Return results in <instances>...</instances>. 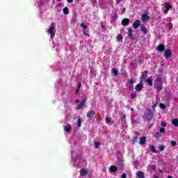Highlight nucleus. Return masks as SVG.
<instances>
[{
	"mask_svg": "<svg viewBox=\"0 0 178 178\" xmlns=\"http://www.w3.org/2000/svg\"><path fill=\"white\" fill-rule=\"evenodd\" d=\"M118 3H120L122 0H115Z\"/></svg>",
	"mask_w": 178,
	"mask_h": 178,
	"instance_id": "obj_50",
	"label": "nucleus"
},
{
	"mask_svg": "<svg viewBox=\"0 0 178 178\" xmlns=\"http://www.w3.org/2000/svg\"><path fill=\"white\" fill-rule=\"evenodd\" d=\"M145 141H147V137L143 136V138H140L139 141V144L144 145V144H145Z\"/></svg>",
	"mask_w": 178,
	"mask_h": 178,
	"instance_id": "obj_15",
	"label": "nucleus"
},
{
	"mask_svg": "<svg viewBox=\"0 0 178 178\" xmlns=\"http://www.w3.org/2000/svg\"><path fill=\"white\" fill-rule=\"evenodd\" d=\"M150 168H151L152 170H156V165L151 164L150 165Z\"/></svg>",
	"mask_w": 178,
	"mask_h": 178,
	"instance_id": "obj_24",
	"label": "nucleus"
},
{
	"mask_svg": "<svg viewBox=\"0 0 178 178\" xmlns=\"http://www.w3.org/2000/svg\"><path fill=\"white\" fill-rule=\"evenodd\" d=\"M81 27L83 29V30H86L87 29V26L84 24H81Z\"/></svg>",
	"mask_w": 178,
	"mask_h": 178,
	"instance_id": "obj_35",
	"label": "nucleus"
},
{
	"mask_svg": "<svg viewBox=\"0 0 178 178\" xmlns=\"http://www.w3.org/2000/svg\"><path fill=\"white\" fill-rule=\"evenodd\" d=\"M148 19H149V16L147 14H143L141 16V20L142 22H147Z\"/></svg>",
	"mask_w": 178,
	"mask_h": 178,
	"instance_id": "obj_7",
	"label": "nucleus"
},
{
	"mask_svg": "<svg viewBox=\"0 0 178 178\" xmlns=\"http://www.w3.org/2000/svg\"><path fill=\"white\" fill-rule=\"evenodd\" d=\"M151 151H152V152H156V150L155 149V146H151Z\"/></svg>",
	"mask_w": 178,
	"mask_h": 178,
	"instance_id": "obj_36",
	"label": "nucleus"
},
{
	"mask_svg": "<svg viewBox=\"0 0 178 178\" xmlns=\"http://www.w3.org/2000/svg\"><path fill=\"white\" fill-rule=\"evenodd\" d=\"M63 13H65V15H67L69 13V9L67 7L63 8Z\"/></svg>",
	"mask_w": 178,
	"mask_h": 178,
	"instance_id": "obj_26",
	"label": "nucleus"
},
{
	"mask_svg": "<svg viewBox=\"0 0 178 178\" xmlns=\"http://www.w3.org/2000/svg\"><path fill=\"white\" fill-rule=\"evenodd\" d=\"M140 24H141V22H140V20L137 19L134 21L133 24L134 29H138V27H140Z\"/></svg>",
	"mask_w": 178,
	"mask_h": 178,
	"instance_id": "obj_4",
	"label": "nucleus"
},
{
	"mask_svg": "<svg viewBox=\"0 0 178 178\" xmlns=\"http://www.w3.org/2000/svg\"><path fill=\"white\" fill-rule=\"evenodd\" d=\"M135 134L136 136H140V133H138V131H135Z\"/></svg>",
	"mask_w": 178,
	"mask_h": 178,
	"instance_id": "obj_46",
	"label": "nucleus"
},
{
	"mask_svg": "<svg viewBox=\"0 0 178 178\" xmlns=\"http://www.w3.org/2000/svg\"><path fill=\"white\" fill-rule=\"evenodd\" d=\"M140 29H141L142 31L144 33V34H147V30L145 26H140Z\"/></svg>",
	"mask_w": 178,
	"mask_h": 178,
	"instance_id": "obj_22",
	"label": "nucleus"
},
{
	"mask_svg": "<svg viewBox=\"0 0 178 178\" xmlns=\"http://www.w3.org/2000/svg\"><path fill=\"white\" fill-rule=\"evenodd\" d=\"M75 102H76V104H79L80 102V100H76Z\"/></svg>",
	"mask_w": 178,
	"mask_h": 178,
	"instance_id": "obj_51",
	"label": "nucleus"
},
{
	"mask_svg": "<svg viewBox=\"0 0 178 178\" xmlns=\"http://www.w3.org/2000/svg\"><path fill=\"white\" fill-rule=\"evenodd\" d=\"M154 137L155 138H161V137H162V134L159 132H156L154 134Z\"/></svg>",
	"mask_w": 178,
	"mask_h": 178,
	"instance_id": "obj_21",
	"label": "nucleus"
},
{
	"mask_svg": "<svg viewBox=\"0 0 178 178\" xmlns=\"http://www.w3.org/2000/svg\"><path fill=\"white\" fill-rule=\"evenodd\" d=\"M77 126L78 127H81V119L79 118L77 120Z\"/></svg>",
	"mask_w": 178,
	"mask_h": 178,
	"instance_id": "obj_28",
	"label": "nucleus"
},
{
	"mask_svg": "<svg viewBox=\"0 0 178 178\" xmlns=\"http://www.w3.org/2000/svg\"><path fill=\"white\" fill-rule=\"evenodd\" d=\"M109 170L110 172H118V167H116L115 165H111L109 168Z\"/></svg>",
	"mask_w": 178,
	"mask_h": 178,
	"instance_id": "obj_13",
	"label": "nucleus"
},
{
	"mask_svg": "<svg viewBox=\"0 0 178 178\" xmlns=\"http://www.w3.org/2000/svg\"><path fill=\"white\" fill-rule=\"evenodd\" d=\"M117 40L118 41V42H120L122 41H123V36L120 34L117 35Z\"/></svg>",
	"mask_w": 178,
	"mask_h": 178,
	"instance_id": "obj_19",
	"label": "nucleus"
},
{
	"mask_svg": "<svg viewBox=\"0 0 178 178\" xmlns=\"http://www.w3.org/2000/svg\"><path fill=\"white\" fill-rule=\"evenodd\" d=\"M101 145V143L99 142H95V148H98Z\"/></svg>",
	"mask_w": 178,
	"mask_h": 178,
	"instance_id": "obj_30",
	"label": "nucleus"
},
{
	"mask_svg": "<svg viewBox=\"0 0 178 178\" xmlns=\"http://www.w3.org/2000/svg\"><path fill=\"white\" fill-rule=\"evenodd\" d=\"M153 178H159V176H157V175H154Z\"/></svg>",
	"mask_w": 178,
	"mask_h": 178,
	"instance_id": "obj_48",
	"label": "nucleus"
},
{
	"mask_svg": "<svg viewBox=\"0 0 178 178\" xmlns=\"http://www.w3.org/2000/svg\"><path fill=\"white\" fill-rule=\"evenodd\" d=\"M156 88L157 91H161V90H162V88H163V87L162 86V84H161V85L156 86Z\"/></svg>",
	"mask_w": 178,
	"mask_h": 178,
	"instance_id": "obj_23",
	"label": "nucleus"
},
{
	"mask_svg": "<svg viewBox=\"0 0 178 178\" xmlns=\"http://www.w3.org/2000/svg\"><path fill=\"white\" fill-rule=\"evenodd\" d=\"M56 26V23L52 22L50 24L49 28L48 29L47 33L50 34L51 38H54L55 37V33H56V31H55Z\"/></svg>",
	"mask_w": 178,
	"mask_h": 178,
	"instance_id": "obj_1",
	"label": "nucleus"
},
{
	"mask_svg": "<svg viewBox=\"0 0 178 178\" xmlns=\"http://www.w3.org/2000/svg\"><path fill=\"white\" fill-rule=\"evenodd\" d=\"M86 102H87V98H83L76 108L78 111H80L83 109V108H84V105H86Z\"/></svg>",
	"mask_w": 178,
	"mask_h": 178,
	"instance_id": "obj_3",
	"label": "nucleus"
},
{
	"mask_svg": "<svg viewBox=\"0 0 178 178\" xmlns=\"http://www.w3.org/2000/svg\"><path fill=\"white\" fill-rule=\"evenodd\" d=\"M65 131H67V133H69L72 131V127H70V124H67L64 128Z\"/></svg>",
	"mask_w": 178,
	"mask_h": 178,
	"instance_id": "obj_16",
	"label": "nucleus"
},
{
	"mask_svg": "<svg viewBox=\"0 0 178 178\" xmlns=\"http://www.w3.org/2000/svg\"><path fill=\"white\" fill-rule=\"evenodd\" d=\"M156 49L157 51H159V52H162V51L165 50V45L159 44V46H157Z\"/></svg>",
	"mask_w": 178,
	"mask_h": 178,
	"instance_id": "obj_11",
	"label": "nucleus"
},
{
	"mask_svg": "<svg viewBox=\"0 0 178 178\" xmlns=\"http://www.w3.org/2000/svg\"><path fill=\"white\" fill-rule=\"evenodd\" d=\"M58 1H62V0H58Z\"/></svg>",
	"mask_w": 178,
	"mask_h": 178,
	"instance_id": "obj_53",
	"label": "nucleus"
},
{
	"mask_svg": "<svg viewBox=\"0 0 178 178\" xmlns=\"http://www.w3.org/2000/svg\"><path fill=\"white\" fill-rule=\"evenodd\" d=\"M122 178H126L127 177V175H126V173H123L121 176Z\"/></svg>",
	"mask_w": 178,
	"mask_h": 178,
	"instance_id": "obj_42",
	"label": "nucleus"
},
{
	"mask_svg": "<svg viewBox=\"0 0 178 178\" xmlns=\"http://www.w3.org/2000/svg\"><path fill=\"white\" fill-rule=\"evenodd\" d=\"M134 85H133V83H130L129 86V87H128V88H129V90H131L132 88H134Z\"/></svg>",
	"mask_w": 178,
	"mask_h": 178,
	"instance_id": "obj_37",
	"label": "nucleus"
},
{
	"mask_svg": "<svg viewBox=\"0 0 178 178\" xmlns=\"http://www.w3.org/2000/svg\"><path fill=\"white\" fill-rule=\"evenodd\" d=\"M129 23H130V19L127 18H124V19L122 20V26H127Z\"/></svg>",
	"mask_w": 178,
	"mask_h": 178,
	"instance_id": "obj_10",
	"label": "nucleus"
},
{
	"mask_svg": "<svg viewBox=\"0 0 178 178\" xmlns=\"http://www.w3.org/2000/svg\"><path fill=\"white\" fill-rule=\"evenodd\" d=\"M79 173H80L81 176H82V177H85L88 175V172H87V170H86L84 168L80 170Z\"/></svg>",
	"mask_w": 178,
	"mask_h": 178,
	"instance_id": "obj_6",
	"label": "nucleus"
},
{
	"mask_svg": "<svg viewBox=\"0 0 178 178\" xmlns=\"http://www.w3.org/2000/svg\"><path fill=\"white\" fill-rule=\"evenodd\" d=\"M146 82L147 83V84L149 85V86H152V79H147L146 80Z\"/></svg>",
	"mask_w": 178,
	"mask_h": 178,
	"instance_id": "obj_25",
	"label": "nucleus"
},
{
	"mask_svg": "<svg viewBox=\"0 0 178 178\" xmlns=\"http://www.w3.org/2000/svg\"><path fill=\"white\" fill-rule=\"evenodd\" d=\"M122 13H124V12H126V8H122Z\"/></svg>",
	"mask_w": 178,
	"mask_h": 178,
	"instance_id": "obj_47",
	"label": "nucleus"
},
{
	"mask_svg": "<svg viewBox=\"0 0 178 178\" xmlns=\"http://www.w3.org/2000/svg\"><path fill=\"white\" fill-rule=\"evenodd\" d=\"M111 74H113V76H118L119 74V70H118V69L113 68L111 70Z\"/></svg>",
	"mask_w": 178,
	"mask_h": 178,
	"instance_id": "obj_12",
	"label": "nucleus"
},
{
	"mask_svg": "<svg viewBox=\"0 0 178 178\" xmlns=\"http://www.w3.org/2000/svg\"><path fill=\"white\" fill-rule=\"evenodd\" d=\"M136 175L138 176V178H145L144 176V172L143 171L137 172Z\"/></svg>",
	"mask_w": 178,
	"mask_h": 178,
	"instance_id": "obj_14",
	"label": "nucleus"
},
{
	"mask_svg": "<svg viewBox=\"0 0 178 178\" xmlns=\"http://www.w3.org/2000/svg\"><path fill=\"white\" fill-rule=\"evenodd\" d=\"M92 2H95V3L97 2V0H92Z\"/></svg>",
	"mask_w": 178,
	"mask_h": 178,
	"instance_id": "obj_52",
	"label": "nucleus"
},
{
	"mask_svg": "<svg viewBox=\"0 0 178 178\" xmlns=\"http://www.w3.org/2000/svg\"><path fill=\"white\" fill-rule=\"evenodd\" d=\"M67 2H69L70 3H72V2H73V0H67Z\"/></svg>",
	"mask_w": 178,
	"mask_h": 178,
	"instance_id": "obj_49",
	"label": "nucleus"
},
{
	"mask_svg": "<svg viewBox=\"0 0 178 178\" xmlns=\"http://www.w3.org/2000/svg\"><path fill=\"white\" fill-rule=\"evenodd\" d=\"M160 151H164L165 149V145H162L159 146Z\"/></svg>",
	"mask_w": 178,
	"mask_h": 178,
	"instance_id": "obj_33",
	"label": "nucleus"
},
{
	"mask_svg": "<svg viewBox=\"0 0 178 178\" xmlns=\"http://www.w3.org/2000/svg\"><path fill=\"white\" fill-rule=\"evenodd\" d=\"M133 140L134 143H137V136L134 137Z\"/></svg>",
	"mask_w": 178,
	"mask_h": 178,
	"instance_id": "obj_44",
	"label": "nucleus"
},
{
	"mask_svg": "<svg viewBox=\"0 0 178 178\" xmlns=\"http://www.w3.org/2000/svg\"><path fill=\"white\" fill-rule=\"evenodd\" d=\"M171 145H172L173 147H175V146L176 145V141L172 140V141H171Z\"/></svg>",
	"mask_w": 178,
	"mask_h": 178,
	"instance_id": "obj_39",
	"label": "nucleus"
},
{
	"mask_svg": "<svg viewBox=\"0 0 178 178\" xmlns=\"http://www.w3.org/2000/svg\"><path fill=\"white\" fill-rule=\"evenodd\" d=\"M159 106L161 109H166V105L164 104H160Z\"/></svg>",
	"mask_w": 178,
	"mask_h": 178,
	"instance_id": "obj_31",
	"label": "nucleus"
},
{
	"mask_svg": "<svg viewBox=\"0 0 178 178\" xmlns=\"http://www.w3.org/2000/svg\"><path fill=\"white\" fill-rule=\"evenodd\" d=\"M80 92V89H76V90H75V94H79V92Z\"/></svg>",
	"mask_w": 178,
	"mask_h": 178,
	"instance_id": "obj_45",
	"label": "nucleus"
},
{
	"mask_svg": "<svg viewBox=\"0 0 178 178\" xmlns=\"http://www.w3.org/2000/svg\"><path fill=\"white\" fill-rule=\"evenodd\" d=\"M86 116L89 119L90 122H91V120H92V118H96L95 111H94V110H91L90 111H88L87 113Z\"/></svg>",
	"mask_w": 178,
	"mask_h": 178,
	"instance_id": "obj_2",
	"label": "nucleus"
},
{
	"mask_svg": "<svg viewBox=\"0 0 178 178\" xmlns=\"http://www.w3.org/2000/svg\"><path fill=\"white\" fill-rule=\"evenodd\" d=\"M160 133H165V129L160 128Z\"/></svg>",
	"mask_w": 178,
	"mask_h": 178,
	"instance_id": "obj_43",
	"label": "nucleus"
},
{
	"mask_svg": "<svg viewBox=\"0 0 178 178\" xmlns=\"http://www.w3.org/2000/svg\"><path fill=\"white\" fill-rule=\"evenodd\" d=\"M167 28L169 29L170 30H172V29H173V24L172 23H168L167 24Z\"/></svg>",
	"mask_w": 178,
	"mask_h": 178,
	"instance_id": "obj_27",
	"label": "nucleus"
},
{
	"mask_svg": "<svg viewBox=\"0 0 178 178\" xmlns=\"http://www.w3.org/2000/svg\"><path fill=\"white\" fill-rule=\"evenodd\" d=\"M171 55H172V51H170V49L165 50L164 54L165 58L168 59V58H169V56H170Z\"/></svg>",
	"mask_w": 178,
	"mask_h": 178,
	"instance_id": "obj_8",
	"label": "nucleus"
},
{
	"mask_svg": "<svg viewBox=\"0 0 178 178\" xmlns=\"http://www.w3.org/2000/svg\"><path fill=\"white\" fill-rule=\"evenodd\" d=\"M137 95H136L135 93H131V99H134L135 98H136Z\"/></svg>",
	"mask_w": 178,
	"mask_h": 178,
	"instance_id": "obj_32",
	"label": "nucleus"
},
{
	"mask_svg": "<svg viewBox=\"0 0 178 178\" xmlns=\"http://www.w3.org/2000/svg\"><path fill=\"white\" fill-rule=\"evenodd\" d=\"M128 83H129V84H133L134 83V81L133 79H129Z\"/></svg>",
	"mask_w": 178,
	"mask_h": 178,
	"instance_id": "obj_38",
	"label": "nucleus"
},
{
	"mask_svg": "<svg viewBox=\"0 0 178 178\" xmlns=\"http://www.w3.org/2000/svg\"><path fill=\"white\" fill-rule=\"evenodd\" d=\"M106 123H111V122H112V118H111L109 117H106Z\"/></svg>",
	"mask_w": 178,
	"mask_h": 178,
	"instance_id": "obj_29",
	"label": "nucleus"
},
{
	"mask_svg": "<svg viewBox=\"0 0 178 178\" xmlns=\"http://www.w3.org/2000/svg\"><path fill=\"white\" fill-rule=\"evenodd\" d=\"M143 88H144V85L143 83H138L135 87L136 91H141Z\"/></svg>",
	"mask_w": 178,
	"mask_h": 178,
	"instance_id": "obj_5",
	"label": "nucleus"
},
{
	"mask_svg": "<svg viewBox=\"0 0 178 178\" xmlns=\"http://www.w3.org/2000/svg\"><path fill=\"white\" fill-rule=\"evenodd\" d=\"M81 88V83H78V85H77V89H79Z\"/></svg>",
	"mask_w": 178,
	"mask_h": 178,
	"instance_id": "obj_40",
	"label": "nucleus"
},
{
	"mask_svg": "<svg viewBox=\"0 0 178 178\" xmlns=\"http://www.w3.org/2000/svg\"><path fill=\"white\" fill-rule=\"evenodd\" d=\"M147 118H150V119H152V118L154 117V113H152V111L148 110L147 113Z\"/></svg>",
	"mask_w": 178,
	"mask_h": 178,
	"instance_id": "obj_17",
	"label": "nucleus"
},
{
	"mask_svg": "<svg viewBox=\"0 0 178 178\" xmlns=\"http://www.w3.org/2000/svg\"><path fill=\"white\" fill-rule=\"evenodd\" d=\"M164 8H165V9L164 10V13L166 14V13H168V10H170V9H172V6H170V5H169V4H165V5L164 6Z\"/></svg>",
	"mask_w": 178,
	"mask_h": 178,
	"instance_id": "obj_9",
	"label": "nucleus"
},
{
	"mask_svg": "<svg viewBox=\"0 0 178 178\" xmlns=\"http://www.w3.org/2000/svg\"><path fill=\"white\" fill-rule=\"evenodd\" d=\"M127 35L129 38H133V30H131V29H128Z\"/></svg>",
	"mask_w": 178,
	"mask_h": 178,
	"instance_id": "obj_18",
	"label": "nucleus"
},
{
	"mask_svg": "<svg viewBox=\"0 0 178 178\" xmlns=\"http://www.w3.org/2000/svg\"><path fill=\"white\" fill-rule=\"evenodd\" d=\"M172 124H174L176 127H178V120L174 119L172 120Z\"/></svg>",
	"mask_w": 178,
	"mask_h": 178,
	"instance_id": "obj_20",
	"label": "nucleus"
},
{
	"mask_svg": "<svg viewBox=\"0 0 178 178\" xmlns=\"http://www.w3.org/2000/svg\"><path fill=\"white\" fill-rule=\"evenodd\" d=\"M83 34H84V35H90L88 31H83Z\"/></svg>",
	"mask_w": 178,
	"mask_h": 178,
	"instance_id": "obj_34",
	"label": "nucleus"
},
{
	"mask_svg": "<svg viewBox=\"0 0 178 178\" xmlns=\"http://www.w3.org/2000/svg\"><path fill=\"white\" fill-rule=\"evenodd\" d=\"M166 126V122H161V127H165Z\"/></svg>",
	"mask_w": 178,
	"mask_h": 178,
	"instance_id": "obj_41",
	"label": "nucleus"
}]
</instances>
